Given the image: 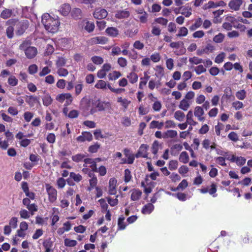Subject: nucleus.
Returning a JSON list of instances; mask_svg holds the SVG:
<instances>
[{
    "mask_svg": "<svg viewBox=\"0 0 252 252\" xmlns=\"http://www.w3.org/2000/svg\"><path fill=\"white\" fill-rule=\"evenodd\" d=\"M41 22L49 32L55 33L58 31L60 26L59 20L52 17L49 14L45 13L42 15Z\"/></svg>",
    "mask_w": 252,
    "mask_h": 252,
    "instance_id": "1",
    "label": "nucleus"
},
{
    "mask_svg": "<svg viewBox=\"0 0 252 252\" xmlns=\"http://www.w3.org/2000/svg\"><path fill=\"white\" fill-rule=\"evenodd\" d=\"M27 43L23 42L20 45L19 48L20 50H24L25 55L28 59L33 58L37 53L36 48L32 46L27 47Z\"/></svg>",
    "mask_w": 252,
    "mask_h": 252,
    "instance_id": "2",
    "label": "nucleus"
},
{
    "mask_svg": "<svg viewBox=\"0 0 252 252\" xmlns=\"http://www.w3.org/2000/svg\"><path fill=\"white\" fill-rule=\"evenodd\" d=\"M91 106V101L86 97L82 98L79 104V109L82 111L83 116H87L89 115V110Z\"/></svg>",
    "mask_w": 252,
    "mask_h": 252,
    "instance_id": "3",
    "label": "nucleus"
},
{
    "mask_svg": "<svg viewBox=\"0 0 252 252\" xmlns=\"http://www.w3.org/2000/svg\"><path fill=\"white\" fill-rule=\"evenodd\" d=\"M29 26L28 20H24L18 22L16 24L15 32L17 35H22Z\"/></svg>",
    "mask_w": 252,
    "mask_h": 252,
    "instance_id": "4",
    "label": "nucleus"
},
{
    "mask_svg": "<svg viewBox=\"0 0 252 252\" xmlns=\"http://www.w3.org/2000/svg\"><path fill=\"white\" fill-rule=\"evenodd\" d=\"M46 190L49 196V200L51 202H55L57 199V191L56 189L49 186L46 185Z\"/></svg>",
    "mask_w": 252,
    "mask_h": 252,
    "instance_id": "5",
    "label": "nucleus"
},
{
    "mask_svg": "<svg viewBox=\"0 0 252 252\" xmlns=\"http://www.w3.org/2000/svg\"><path fill=\"white\" fill-rule=\"evenodd\" d=\"M148 148V146L146 144H142L137 153L135 155V157L136 158H139L140 157H142L144 158H146L148 157L147 154V149Z\"/></svg>",
    "mask_w": 252,
    "mask_h": 252,
    "instance_id": "6",
    "label": "nucleus"
},
{
    "mask_svg": "<svg viewBox=\"0 0 252 252\" xmlns=\"http://www.w3.org/2000/svg\"><path fill=\"white\" fill-rule=\"evenodd\" d=\"M226 5V3L223 0H220L217 2H214L213 1H209L208 3L206 4L204 6V9H207L211 8H216L218 6H225Z\"/></svg>",
    "mask_w": 252,
    "mask_h": 252,
    "instance_id": "7",
    "label": "nucleus"
},
{
    "mask_svg": "<svg viewBox=\"0 0 252 252\" xmlns=\"http://www.w3.org/2000/svg\"><path fill=\"white\" fill-rule=\"evenodd\" d=\"M108 15L107 11L104 9H96L94 12V17L95 19H102L107 17Z\"/></svg>",
    "mask_w": 252,
    "mask_h": 252,
    "instance_id": "8",
    "label": "nucleus"
},
{
    "mask_svg": "<svg viewBox=\"0 0 252 252\" xmlns=\"http://www.w3.org/2000/svg\"><path fill=\"white\" fill-rule=\"evenodd\" d=\"M93 139V135L90 132H83L82 135L78 136L76 140L78 142H83L85 141H91Z\"/></svg>",
    "mask_w": 252,
    "mask_h": 252,
    "instance_id": "9",
    "label": "nucleus"
},
{
    "mask_svg": "<svg viewBox=\"0 0 252 252\" xmlns=\"http://www.w3.org/2000/svg\"><path fill=\"white\" fill-rule=\"evenodd\" d=\"M108 39L104 36H96L92 38L89 40L91 44H104L107 43Z\"/></svg>",
    "mask_w": 252,
    "mask_h": 252,
    "instance_id": "10",
    "label": "nucleus"
},
{
    "mask_svg": "<svg viewBox=\"0 0 252 252\" xmlns=\"http://www.w3.org/2000/svg\"><path fill=\"white\" fill-rule=\"evenodd\" d=\"M95 108H97L98 111H103L106 108H109L110 106V104L108 102H103L97 100L95 102Z\"/></svg>",
    "mask_w": 252,
    "mask_h": 252,
    "instance_id": "11",
    "label": "nucleus"
},
{
    "mask_svg": "<svg viewBox=\"0 0 252 252\" xmlns=\"http://www.w3.org/2000/svg\"><path fill=\"white\" fill-rule=\"evenodd\" d=\"M204 114L203 109L201 106H197L195 107L194 114L199 121H204L205 118L202 116Z\"/></svg>",
    "mask_w": 252,
    "mask_h": 252,
    "instance_id": "12",
    "label": "nucleus"
},
{
    "mask_svg": "<svg viewBox=\"0 0 252 252\" xmlns=\"http://www.w3.org/2000/svg\"><path fill=\"white\" fill-rule=\"evenodd\" d=\"M84 161L85 163L84 164L83 166H86L87 164H90V167H91L93 171H97L96 161H95V160H94L93 158H87L84 159Z\"/></svg>",
    "mask_w": 252,
    "mask_h": 252,
    "instance_id": "13",
    "label": "nucleus"
},
{
    "mask_svg": "<svg viewBox=\"0 0 252 252\" xmlns=\"http://www.w3.org/2000/svg\"><path fill=\"white\" fill-rule=\"evenodd\" d=\"M242 3V0H232L229 2L228 6L230 9L237 11L239 9Z\"/></svg>",
    "mask_w": 252,
    "mask_h": 252,
    "instance_id": "14",
    "label": "nucleus"
},
{
    "mask_svg": "<svg viewBox=\"0 0 252 252\" xmlns=\"http://www.w3.org/2000/svg\"><path fill=\"white\" fill-rule=\"evenodd\" d=\"M14 10L11 9L5 8L0 13V17L6 19L12 16H15Z\"/></svg>",
    "mask_w": 252,
    "mask_h": 252,
    "instance_id": "15",
    "label": "nucleus"
},
{
    "mask_svg": "<svg viewBox=\"0 0 252 252\" xmlns=\"http://www.w3.org/2000/svg\"><path fill=\"white\" fill-rule=\"evenodd\" d=\"M81 25L84 27V29L88 32H92L94 29V24L92 22L89 21H82Z\"/></svg>",
    "mask_w": 252,
    "mask_h": 252,
    "instance_id": "16",
    "label": "nucleus"
},
{
    "mask_svg": "<svg viewBox=\"0 0 252 252\" xmlns=\"http://www.w3.org/2000/svg\"><path fill=\"white\" fill-rule=\"evenodd\" d=\"M117 181L115 178H111L109 180V193L111 195H114L116 193V187Z\"/></svg>",
    "mask_w": 252,
    "mask_h": 252,
    "instance_id": "17",
    "label": "nucleus"
},
{
    "mask_svg": "<svg viewBox=\"0 0 252 252\" xmlns=\"http://www.w3.org/2000/svg\"><path fill=\"white\" fill-rule=\"evenodd\" d=\"M26 101L29 104V105L32 107L34 106L35 103H39V98L37 96L33 95H27L26 98Z\"/></svg>",
    "mask_w": 252,
    "mask_h": 252,
    "instance_id": "18",
    "label": "nucleus"
},
{
    "mask_svg": "<svg viewBox=\"0 0 252 252\" xmlns=\"http://www.w3.org/2000/svg\"><path fill=\"white\" fill-rule=\"evenodd\" d=\"M71 7L69 4L64 3L60 7L59 11L63 16L67 15L70 12Z\"/></svg>",
    "mask_w": 252,
    "mask_h": 252,
    "instance_id": "19",
    "label": "nucleus"
},
{
    "mask_svg": "<svg viewBox=\"0 0 252 252\" xmlns=\"http://www.w3.org/2000/svg\"><path fill=\"white\" fill-rule=\"evenodd\" d=\"M141 195L142 192L140 190L133 189L132 190V193L131 194V199L133 201H137L140 199Z\"/></svg>",
    "mask_w": 252,
    "mask_h": 252,
    "instance_id": "20",
    "label": "nucleus"
},
{
    "mask_svg": "<svg viewBox=\"0 0 252 252\" xmlns=\"http://www.w3.org/2000/svg\"><path fill=\"white\" fill-rule=\"evenodd\" d=\"M154 209V206L152 203L145 205L142 210V213L144 214H149Z\"/></svg>",
    "mask_w": 252,
    "mask_h": 252,
    "instance_id": "21",
    "label": "nucleus"
},
{
    "mask_svg": "<svg viewBox=\"0 0 252 252\" xmlns=\"http://www.w3.org/2000/svg\"><path fill=\"white\" fill-rule=\"evenodd\" d=\"M129 16V12L126 10L118 11L116 14V17L118 19L126 18Z\"/></svg>",
    "mask_w": 252,
    "mask_h": 252,
    "instance_id": "22",
    "label": "nucleus"
},
{
    "mask_svg": "<svg viewBox=\"0 0 252 252\" xmlns=\"http://www.w3.org/2000/svg\"><path fill=\"white\" fill-rule=\"evenodd\" d=\"M177 135V132L174 130H168L163 133V138H174Z\"/></svg>",
    "mask_w": 252,
    "mask_h": 252,
    "instance_id": "23",
    "label": "nucleus"
},
{
    "mask_svg": "<svg viewBox=\"0 0 252 252\" xmlns=\"http://www.w3.org/2000/svg\"><path fill=\"white\" fill-rule=\"evenodd\" d=\"M106 32L110 36L116 37L118 34V30L116 28L109 27L106 29Z\"/></svg>",
    "mask_w": 252,
    "mask_h": 252,
    "instance_id": "24",
    "label": "nucleus"
},
{
    "mask_svg": "<svg viewBox=\"0 0 252 252\" xmlns=\"http://www.w3.org/2000/svg\"><path fill=\"white\" fill-rule=\"evenodd\" d=\"M189 156L188 153L185 151L182 152L181 153L179 158V160L184 163H188L189 161Z\"/></svg>",
    "mask_w": 252,
    "mask_h": 252,
    "instance_id": "25",
    "label": "nucleus"
},
{
    "mask_svg": "<svg viewBox=\"0 0 252 252\" xmlns=\"http://www.w3.org/2000/svg\"><path fill=\"white\" fill-rule=\"evenodd\" d=\"M163 125H164L163 122H159L158 121H153L150 123V128H157L159 129H160L162 128Z\"/></svg>",
    "mask_w": 252,
    "mask_h": 252,
    "instance_id": "26",
    "label": "nucleus"
},
{
    "mask_svg": "<svg viewBox=\"0 0 252 252\" xmlns=\"http://www.w3.org/2000/svg\"><path fill=\"white\" fill-rule=\"evenodd\" d=\"M190 106V104L186 99L182 100L179 105V108L184 110L187 111Z\"/></svg>",
    "mask_w": 252,
    "mask_h": 252,
    "instance_id": "27",
    "label": "nucleus"
},
{
    "mask_svg": "<svg viewBox=\"0 0 252 252\" xmlns=\"http://www.w3.org/2000/svg\"><path fill=\"white\" fill-rule=\"evenodd\" d=\"M192 117V111L191 110H190L188 112L187 115V122L189 125L195 126L197 124V123L193 120Z\"/></svg>",
    "mask_w": 252,
    "mask_h": 252,
    "instance_id": "28",
    "label": "nucleus"
},
{
    "mask_svg": "<svg viewBox=\"0 0 252 252\" xmlns=\"http://www.w3.org/2000/svg\"><path fill=\"white\" fill-rule=\"evenodd\" d=\"M89 176L90 177H92V179H91L89 181L90 182V188H89V189L90 190L91 188H94V187H96V185L97 183V178L92 173H90Z\"/></svg>",
    "mask_w": 252,
    "mask_h": 252,
    "instance_id": "29",
    "label": "nucleus"
},
{
    "mask_svg": "<svg viewBox=\"0 0 252 252\" xmlns=\"http://www.w3.org/2000/svg\"><path fill=\"white\" fill-rule=\"evenodd\" d=\"M71 15L75 19H78L82 17V11L80 8H74L71 11Z\"/></svg>",
    "mask_w": 252,
    "mask_h": 252,
    "instance_id": "30",
    "label": "nucleus"
},
{
    "mask_svg": "<svg viewBox=\"0 0 252 252\" xmlns=\"http://www.w3.org/2000/svg\"><path fill=\"white\" fill-rule=\"evenodd\" d=\"M42 100L43 105L48 106L52 103L53 99L49 94H46L43 97Z\"/></svg>",
    "mask_w": 252,
    "mask_h": 252,
    "instance_id": "31",
    "label": "nucleus"
},
{
    "mask_svg": "<svg viewBox=\"0 0 252 252\" xmlns=\"http://www.w3.org/2000/svg\"><path fill=\"white\" fill-rule=\"evenodd\" d=\"M127 78H128L129 82L134 84L136 83L138 80V75L134 72H131L127 76Z\"/></svg>",
    "mask_w": 252,
    "mask_h": 252,
    "instance_id": "32",
    "label": "nucleus"
},
{
    "mask_svg": "<svg viewBox=\"0 0 252 252\" xmlns=\"http://www.w3.org/2000/svg\"><path fill=\"white\" fill-rule=\"evenodd\" d=\"M185 117V114L180 110L177 111L174 113L175 118L180 122L184 120Z\"/></svg>",
    "mask_w": 252,
    "mask_h": 252,
    "instance_id": "33",
    "label": "nucleus"
},
{
    "mask_svg": "<svg viewBox=\"0 0 252 252\" xmlns=\"http://www.w3.org/2000/svg\"><path fill=\"white\" fill-rule=\"evenodd\" d=\"M86 157L85 155L82 154H78L76 155L73 156L71 158L73 161L76 162H79L83 160Z\"/></svg>",
    "mask_w": 252,
    "mask_h": 252,
    "instance_id": "34",
    "label": "nucleus"
},
{
    "mask_svg": "<svg viewBox=\"0 0 252 252\" xmlns=\"http://www.w3.org/2000/svg\"><path fill=\"white\" fill-rule=\"evenodd\" d=\"M159 144L158 141L155 140L152 146L151 149H152V152L153 154L155 155H157L159 146Z\"/></svg>",
    "mask_w": 252,
    "mask_h": 252,
    "instance_id": "35",
    "label": "nucleus"
},
{
    "mask_svg": "<svg viewBox=\"0 0 252 252\" xmlns=\"http://www.w3.org/2000/svg\"><path fill=\"white\" fill-rule=\"evenodd\" d=\"M168 194L177 197L178 199L181 201H185L186 200V194L184 193L178 192L176 194H174L168 192Z\"/></svg>",
    "mask_w": 252,
    "mask_h": 252,
    "instance_id": "36",
    "label": "nucleus"
},
{
    "mask_svg": "<svg viewBox=\"0 0 252 252\" xmlns=\"http://www.w3.org/2000/svg\"><path fill=\"white\" fill-rule=\"evenodd\" d=\"M121 76V74L120 72L114 71L108 75V78L110 80H115Z\"/></svg>",
    "mask_w": 252,
    "mask_h": 252,
    "instance_id": "37",
    "label": "nucleus"
},
{
    "mask_svg": "<svg viewBox=\"0 0 252 252\" xmlns=\"http://www.w3.org/2000/svg\"><path fill=\"white\" fill-rule=\"evenodd\" d=\"M189 62L192 63L194 64H198L200 63H204L203 60L201 59H200L196 57H193L192 58H190L189 59Z\"/></svg>",
    "mask_w": 252,
    "mask_h": 252,
    "instance_id": "38",
    "label": "nucleus"
},
{
    "mask_svg": "<svg viewBox=\"0 0 252 252\" xmlns=\"http://www.w3.org/2000/svg\"><path fill=\"white\" fill-rule=\"evenodd\" d=\"M8 83L11 86H15L18 84V79L14 76L11 75L8 78Z\"/></svg>",
    "mask_w": 252,
    "mask_h": 252,
    "instance_id": "39",
    "label": "nucleus"
},
{
    "mask_svg": "<svg viewBox=\"0 0 252 252\" xmlns=\"http://www.w3.org/2000/svg\"><path fill=\"white\" fill-rule=\"evenodd\" d=\"M6 34L8 38H12L14 35V28L11 26L8 27L6 30Z\"/></svg>",
    "mask_w": 252,
    "mask_h": 252,
    "instance_id": "40",
    "label": "nucleus"
},
{
    "mask_svg": "<svg viewBox=\"0 0 252 252\" xmlns=\"http://www.w3.org/2000/svg\"><path fill=\"white\" fill-rule=\"evenodd\" d=\"M125 219L124 216H121L118 219V225L120 229H124L126 226L124 222Z\"/></svg>",
    "mask_w": 252,
    "mask_h": 252,
    "instance_id": "41",
    "label": "nucleus"
},
{
    "mask_svg": "<svg viewBox=\"0 0 252 252\" xmlns=\"http://www.w3.org/2000/svg\"><path fill=\"white\" fill-rule=\"evenodd\" d=\"M99 148L100 145L96 143L94 145L90 146L89 148L88 151L91 153H95L97 152Z\"/></svg>",
    "mask_w": 252,
    "mask_h": 252,
    "instance_id": "42",
    "label": "nucleus"
},
{
    "mask_svg": "<svg viewBox=\"0 0 252 252\" xmlns=\"http://www.w3.org/2000/svg\"><path fill=\"white\" fill-rule=\"evenodd\" d=\"M91 60L94 63L96 64H101L103 62V58L99 56H94L92 57Z\"/></svg>",
    "mask_w": 252,
    "mask_h": 252,
    "instance_id": "43",
    "label": "nucleus"
},
{
    "mask_svg": "<svg viewBox=\"0 0 252 252\" xmlns=\"http://www.w3.org/2000/svg\"><path fill=\"white\" fill-rule=\"evenodd\" d=\"M70 177L73 179L75 182H79L82 179V176L79 174H76L74 172H71L70 173Z\"/></svg>",
    "mask_w": 252,
    "mask_h": 252,
    "instance_id": "44",
    "label": "nucleus"
},
{
    "mask_svg": "<svg viewBox=\"0 0 252 252\" xmlns=\"http://www.w3.org/2000/svg\"><path fill=\"white\" fill-rule=\"evenodd\" d=\"M66 60L62 57H59L56 61V65L58 67L64 66Z\"/></svg>",
    "mask_w": 252,
    "mask_h": 252,
    "instance_id": "45",
    "label": "nucleus"
},
{
    "mask_svg": "<svg viewBox=\"0 0 252 252\" xmlns=\"http://www.w3.org/2000/svg\"><path fill=\"white\" fill-rule=\"evenodd\" d=\"M77 244V241L74 240H70L65 239L64 240V245L67 247H74Z\"/></svg>",
    "mask_w": 252,
    "mask_h": 252,
    "instance_id": "46",
    "label": "nucleus"
},
{
    "mask_svg": "<svg viewBox=\"0 0 252 252\" xmlns=\"http://www.w3.org/2000/svg\"><path fill=\"white\" fill-rule=\"evenodd\" d=\"M183 149V146L180 144L174 145L171 148V154L174 155V152L176 150L177 152L181 151Z\"/></svg>",
    "mask_w": 252,
    "mask_h": 252,
    "instance_id": "47",
    "label": "nucleus"
},
{
    "mask_svg": "<svg viewBox=\"0 0 252 252\" xmlns=\"http://www.w3.org/2000/svg\"><path fill=\"white\" fill-rule=\"evenodd\" d=\"M224 38V35L222 33H220L214 37L213 40L216 43H221L223 41Z\"/></svg>",
    "mask_w": 252,
    "mask_h": 252,
    "instance_id": "48",
    "label": "nucleus"
},
{
    "mask_svg": "<svg viewBox=\"0 0 252 252\" xmlns=\"http://www.w3.org/2000/svg\"><path fill=\"white\" fill-rule=\"evenodd\" d=\"M178 162L177 160H172L169 162V168L171 170H175L178 167Z\"/></svg>",
    "mask_w": 252,
    "mask_h": 252,
    "instance_id": "49",
    "label": "nucleus"
},
{
    "mask_svg": "<svg viewBox=\"0 0 252 252\" xmlns=\"http://www.w3.org/2000/svg\"><path fill=\"white\" fill-rule=\"evenodd\" d=\"M228 138L230 140L234 142H236L238 140V136L237 134L234 131L231 132L230 133H229V134L228 135Z\"/></svg>",
    "mask_w": 252,
    "mask_h": 252,
    "instance_id": "50",
    "label": "nucleus"
},
{
    "mask_svg": "<svg viewBox=\"0 0 252 252\" xmlns=\"http://www.w3.org/2000/svg\"><path fill=\"white\" fill-rule=\"evenodd\" d=\"M79 112L76 110H71L68 114L67 117L70 119L76 118L78 117Z\"/></svg>",
    "mask_w": 252,
    "mask_h": 252,
    "instance_id": "51",
    "label": "nucleus"
},
{
    "mask_svg": "<svg viewBox=\"0 0 252 252\" xmlns=\"http://www.w3.org/2000/svg\"><path fill=\"white\" fill-rule=\"evenodd\" d=\"M236 96L239 99L243 100L246 97V92L244 90L238 91L236 93Z\"/></svg>",
    "mask_w": 252,
    "mask_h": 252,
    "instance_id": "52",
    "label": "nucleus"
},
{
    "mask_svg": "<svg viewBox=\"0 0 252 252\" xmlns=\"http://www.w3.org/2000/svg\"><path fill=\"white\" fill-rule=\"evenodd\" d=\"M194 70L196 74L199 75L206 72V69L202 65H199L195 68Z\"/></svg>",
    "mask_w": 252,
    "mask_h": 252,
    "instance_id": "53",
    "label": "nucleus"
},
{
    "mask_svg": "<svg viewBox=\"0 0 252 252\" xmlns=\"http://www.w3.org/2000/svg\"><path fill=\"white\" fill-rule=\"evenodd\" d=\"M188 29L186 27H183L180 28L179 32L178 34H177V35L178 36H185L188 34Z\"/></svg>",
    "mask_w": 252,
    "mask_h": 252,
    "instance_id": "54",
    "label": "nucleus"
},
{
    "mask_svg": "<svg viewBox=\"0 0 252 252\" xmlns=\"http://www.w3.org/2000/svg\"><path fill=\"white\" fill-rule=\"evenodd\" d=\"M106 87V82L102 80H100L95 84V87L98 89H105Z\"/></svg>",
    "mask_w": 252,
    "mask_h": 252,
    "instance_id": "55",
    "label": "nucleus"
},
{
    "mask_svg": "<svg viewBox=\"0 0 252 252\" xmlns=\"http://www.w3.org/2000/svg\"><path fill=\"white\" fill-rule=\"evenodd\" d=\"M202 24V20L201 18H198L194 25L190 27V30L192 31L195 30L196 29L199 28Z\"/></svg>",
    "mask_w": 252,
    "mask_h": 252,
    "instance_id": "56",
    "label": "nucleus"
},
{
    "mask_svg": "<svg viewBox=\"0 0 252 252\" xmlns=\"http://www.w3.org/2000/svg\"><path fill=\"white\" fill-rule=\"evenodd\" d=\"M225 57L224 53H221L219 54L215 58V62L216 63H220L223 61V59Z\"/></svg>",
    "mask_w": 252,
    "mask_h": 252,
    "instance_id": "57",
    "label": "nucleus"
},
{
    "mask_svg": "<svg viewBox=\"0 0 252 252\" xmlns=\"http://www.w3.org/2000/svg\"><path fill=\"white\" fill-rule=\"evenodd\" d=\"M131 178L130 171L128 169H126L125 170V181L127 183L128 182Z\"/></svg>",
    "mask_w": 252,
    "mask_h": 252,
    "instance_id": "58",
    "label": "nucleus"
},
{
    "mask_svg": "<svg viewBox=\"0 0 252 252\" xmlns=\"http://www.w3.org/2000/svg\"><path fill=\"white\" fill-rule=\"evenodd\" d=\"M155 21L157 23L160 24L163 26H166L168 23L167 19L162 17L155 19Z\"/></svg>",
    "mask_w": 252,
    "mask_h": 252,
    "instance_id": "59",
    "label": "nucleus"
},
{
    "mask_svg": "<svg viewBox=\"0 0 252 252\" xmlns=\"http://www.w3.org/2000/svg\"><path fill=\"white\" fill-rule=\"evenodd\" d=\"M38 67L36 64H32L29 66L28 70L31 74H33L37 72Z\"/></svg>",
    "mask_w": 252,
    "mask_h": 252,
    "instance_id": "60",
    "label": "nucleus"
},
{
    "mask_svg": "<svg viewBox=\"0 0 252 252\" xmlns=\"http://www.w3.org/2000/svg\"><path fill=\"white\" fill-rule=\"evenodd\" d=\"M19 214L21 218L25 219H28L30 217L28 211L25 209L21 210L19 212Z\"/></svg>",
    "mask_w": 252,
    "mask_h": 252,
    "instance_id": "61",
    "label": "nucleus"
},
{
    "mask_svg": "<svg viewBox=\"0 0 252 252\" xmlns=\"http://www.w3.org/2000/svg\"><path fill=\"white\" fill-rule=\"evenodd\" d=\"M17 218L16 217H13L9 220V226H12L14 228H16L17 226Z\"/></svg>",
    "mask_w": 252,
    "mask_h": 252,
    "instance_id": "62",
    "label": "nucleus"
},
{
    "mask_svg": "<svg viewBox=\"0 0 252 252\" xmlns=\"http://www.w3.org/2000/svg\"><path fill=\"white\" fill-rule=\"evenodd\" d=\"M151 60L154 63L158 62L160 60V56L159 53H156L151 56Z\"/></svg>",
    "mask_w": 252,
    "mask_h": 252,
    "instance_id": "63",
    "label": "nucleus"
},
{
    "mask_svg": "<svg viewBox=\"0 0 252 252\" xmlns=\"http://www.w3.org/2000/svg\"><path fill=\"white\" fill-rule=\"evenodd\" d=\"M51 72L50 69L48 66H45L43 68L42 70L39 72V75L40 76H44Z\"/></svg>",
    "mask_w": 252,
    "mask_h": 252,
    "instance_id": "64",
    "label": "nucleus"
}]
</instances>
